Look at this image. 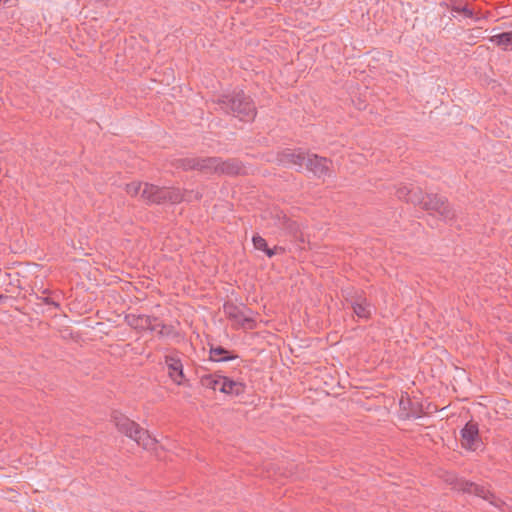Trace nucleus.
<instances>
[{"label": "nucleus", "mask_w": 512, "mask_h": 512, "mask_svg": "<svg viewBox=\"0 0 512 512\" xmlns=\"http://www.w3.org/2000/svg\"><path fill=\"white\" fill-rule=\"evenodd\" d=\"M396 196L407 203L417 204L421 198L420 188H409L408 186H400L396 190Z\"/></svg>", "instance_id": "2eb2a0df"}, {"label": "nucleus", "mask_w": 512, "mask_h": 512, "mask_svg": "<svg viewBox=\"0 0 512 512\" xmlns=\"http://www.w3.org/2000/svg\"><path fill=\"white\" fill-rule=\"evenodd\" d=\"M275 218V225H277L279 228L285 230L287 233L292 235L293 237H297L300 229L299 225L287 217L286 214H284L282 211H277L274 215Z\"/></svg>", "instance_id": "f8f14e48"}, {"label": "nucleus", "mask_w": 512, "mask_h": 512, "mask_svg": "<svg viewBox=\"0 0 512 512\" xmlns=\"http://www.w3.org/2000/svg\"><path fill=\"white\" fill-rule=\"evenodd\" d=\"M219 157H198L197 171L204 174H216L218 172Z\"/></svg>", "instance_id": "dca6fc26"}, {"label": "nucleus", "mask_w": 512, "mask_h": 512, "mask_svg": "<svg viewBox=\"0 0 512 512\" xmlns=\"http://www.w3.org/2000/svg\"><path fill=\"white\" fill-rule=\"evenodd\" d=\"M372 308L373 306L371 305L370 302H366L365 304L362 305L355 303V306L354 308H352V310L355 313V315H357L359 318L369 319L371 318L372 315Z\"/></svg>", "instance_id": "4be33fe9"}, {"label": "nucleus", "mask_w": 512, "mask_h": 512, "mask_svg": "<svg viewBox=\"0 0 512 512\" xmlns=\"http://www.w3.org/2000/svg\"><path fill=\"white\" fill-rule=\"evenodd\" d=\"M346 301L349 303L351 308H354L355 303L362 305L365 304L366 302H369L362 291H355L353 294L349 296V298H346Z\"/></svg>", "instance_id": "5701e85b"}, {"label": "nucleus", "mask_w": 512, "mask_h": 512, "mask_svg": "<svg viewBox=\"0 0 512 512\" xmlns=\"http://www.w3.org/2000/svg\"><path fill=\"white\" fill-rule=\"evenodd\" d=\"M198 164V157H186L175 159L173 165L177 169H182L184 171L196 170Z\"/></svg>", "instance_id": "412c9836"}, {"label": "nucleus", "mask_w": 512, "mask_h": 512, "mask_svg": "<svg viewBox=\"0 0 512 512\" xmlns=\"http://www.w3.org/2000/svg\"><path fill=\"white\" fill-rule=\"evenodd\" d=\"M126 322L135 329H147L155 331L161 337L174 336V327L163 323H158V318L149 315H127Z\"/></svg>", "instance_id": "20e7f679"}, {"label": "nucleus", "mask_w": 512, "mask_h": 512, "mask_svg": "<svg viewBox=\"0 0 512 512\" xmlns=\"http://www.w3.org/2000/svg\"><path fill=\"white\" fill-rule=\"evenodd\" d=\"M224 310L229 316V318L235 319L238 322H241L242 326L245 328L253 329L255 326V321L253 318L245 317L243 312L234 304H226L224 305Z\"/></svg>", "instance_id": "ddd939ff"}, {"label": "nucleus", "mask_w": 512, "mask_h": 512, "mask_svg": "<svg viewBox=\"0 0 512 512\" xmlns=\"http://www.w3.org/2000/svg\"><path fill=\"white\" fill-rule=\"evenodd\" d=\"M245 173L243 163L236 158L222 160L219 157V166L217 175L237 176Z\"/></svg>", "instance_id": "9b49d317"}, {"label": "nucleus", "mask_w": 512, "mask_h": 512, "mask_svg": "<svg viewBox=\"0 0 512 512\" xmlns=\"http://www.w3.org/2000/svg\"><path fill=\"white\" fill-rule=\"evenodd\" d=\"M224 377L225 376H221L218 374H207V375H203L200 378V383L205 388L219 390V387L222 385V381L224 380Z\"/></svg>", "instance_id": "aec40b11"}, {"label": "nucleus", "mask_w": 512, "mask_h": 512, "mask_svg": "<svg viewBox=\"0 0 512 512\" xmlns=\"http://www.w3.org/2000/svg\"><path fill=\"white\" fill-rule=\"evenodd\" d=\"M165 364L168 367V374L172 381L177 385H183L186 379L180 358L174 355H166Z\"/></svg>", "instance_id": "9d476101"}, {"label": "nucleus", "mask_w": 512, "mask_h": 512, "mask_svg": "<svg viewBox=\"0 0 512 512\" xmlns=\"http://www.w3.org/2000/svg\"><path fill=\"white\" fill-rule=\"evenodd\" d=\"M44 302H45V304H47V305H52V306H54L55 308H59V306H60V305H59V303L55 302V301H54L53 299H51V298H45V299H44Z\"/></svg>", "instance_id": "cd10ccee"}, {"label": "nucleus", "mask_w": 512, "mask_h": 512, "mask_svg": "<svg viewBox=\"0 0 512 512\" xmlns=\"http://www.w3.org/2000/svg\"><path fill=\"white\" fill-rule=\"evenodd\" d=\"M213 102L217 105V110L240 121H253L257 115V109L252 98L242 90L219 95Z\"/></svg>", "instance_id": "f257e3e1"}, {"label": "nucleus", "mask_w": 512, "mask_h": 512, "mask_svg": "<svg viewBox=\"0 0 512 512\" xmlns=\"http://www.w3.org/2000/svg\"><path fill=\"white\" fill-rule=\"evenodd\" d=\"M460 442L461 446L469 451H476L483 446L477 422L471 420L465 424L460 430Z\"/></svg>", "instance_id": "0eeeda50"}, {"label": "nucleus", "mask_w": 512, "mask_h": 512, "mask_svg": "<svg viewBox=\"0 0 512 512\" xmlns=\"http://www.w3.org/2000/svg\"><path fill=\"white\" fill-rule=\"evenodd\" d=\"M307 156L308 153L302 149H285L278 153L277 159L281 164L285 166L297 167V169L300 170L305 167Z\"/></svg>", "instance_id": "6e6552de"}, {"label": "nucleus", "mask_w": 512, "mask_h": 512, "mask_svg": "<svg viewBox=\"0 0 512 512\" xmlns=\"http://www.w3.org/2000/svg\"><path fill=\"white\" fill-rule=\"evenodd\" d=\"M451 11L463 15L465 18L474 19L475 21H479L482 18L476 14L466 2L463 1H455L452 3Z\"/></svg>", "instance_id": "a211bd4d"}, {"label": "nucleus", "mask_w": 512, "mask_h": 512, "mask_svg": "<svg viewBox=\"0 0 512 512\" xmlns=\"http://www.w3.org/2000/svg\"><path fill=\"white\" fill-rule=\"evenodd\" d=\"M252 243L256 250H259L262 252L268 247L267 241L259 234H255L252 237Z\"/></svg>", "instance_id": "393cba45"}, {"label": "nucleus", "mask_w": 512, "mask_h": 512, "mask_svg": "<svg viewBox=\"0 0 512 512\" xmlns=\"http://www.w3.org/2000/svg\"><path fill=\"white\" fill-rule=\"evenodd\" d=\"M112 421L120 433L133 439L143 448L148 449L155 445L156 439L151 437L148 430L140 427L139 424L132 421L124 414L114 411L112 413Z\"/></svg>", "instance_id": "f03ea898"}, {"label": "nucleus", "mask_w": 512, "mask_h": 512, "mask_svg": "<svg viewBox=\"0 0 512 512\" xmlns=\"http://www.w3.org/2000/svg\"><path fill=\"white\" fill-rule=\"evenodd\" d=\"M184 195V199L183 201H192L193 199L195 200H200L202 198V194L200 192H194V191H189V192H186V193H183Z\"/></svg>", "instance_id": "a878e982"}, {"label": "nucleus", "mask_w": 512, "mask_h": 512, "mask_svg": "<svg viewBox=\"0 0 512 512\" xmlns=\"http://www.w3.org/2000/svg\"><path fill=\"white\" fill-rule=\"evenodd\" d=\"M330 164L331 161L326 157L308 153L305 167L316 177L321 178L330 175Z\"/></svg>", "instance_id": "1a4fd4ad"}, {"label": "nucleus", "mask_w": 512, "mask_h": 512, "mask_svg": "<svg viewBox=\"0 0 512 512\" xmlns=\"http://www.w3.org/2000/svg\"><path fill=\"white\" fill-rule=\"evenodd\" d=\"M490 42L499 46L503 50L512 51V31L502 32L490 37Z\"/></svg>", "instance_id": "6ab92c4d"}, {"label": "nucleus", "mask_w": 512, "mask_h": 512, "mask_svg": "<svg viewBox=\"0 0 512 512\" xmlns=\"http://www.w3.org/2000/svg\"><path fill=\"white\" fill-rule=\"evenodd\" d=\"M144 183L141 182H131L129 184H126V192L131 195L132 197L140 195L142 193Z\"/></svg>", "instance_id": "b1692460"}, {"label": "nucleus", "mask_w": 512, "mask_h": 512, "mask_svg": "<svg viewBox=\"0 0 512 512\" xmlns=\"http://www.w3.org/2000/svg\"><path fill=\"white\" fill-rule=\"evenodd\" d=\"M141 199L148 205L178 204L183 201L184 195L176 187H161L151 183H144Z\"/></svg>", "instance_id": "7ed1b4c3"}, {"label": "nucleus", "mask_w": 512, "mask_h": 512, "mask_svg": "<svg viewBox=\"0 0 512 512\" xmlns=\"http://www.w3.org/2000/svg\"><path fill=\"white\" fill-rule=\"evenodd\" d=\"M238 356L234 354L232 351L222 347H211L210 348V357L211 361L222 362V361H230L236 359Z\"/></svg>", "instance_id": "f3484780"}, {"label": "nucleus", "mask_w": 512, "mask_h": 512, "mask_svg": "<svg viewBox=\"0 0 512 512\" xmlns=\"http://www.w3.org/2000/svg\"><path fill=\"white\" fill-rule=\"evenodd\" d=\"M245 390L246 385L243 382L232 380L226 376L219 387L220 392L231 396H240L245 393Z\"/></svg>", "instance_id": "4468645a"}, {"label": "nucleus", "mask_w": 512, "mask_h": 512, "mask_svg": "<svg viewBox=\"0 0 512 512\" xmlns=\"http://www.w3.org/2000/svg\"><path fill=\"white\" fill-rule=\"evenodd\" d=\"M421 198L416 205L421 206L422 209L438 213L445 221H451L455 217V212L445 197L437 194H423L421 191Z\"/></svg>", "instance_id": "39448f33"}, {"label": "nucleus", "mask_w": 512, "mask_h": 512, "mask_svg": "<svg viewBox=\"0 0 512 512\" xmlns=\"http://www.w3.org/2000/svg\"><path fill=\"white\" fill-rule=\"evenodd\" d=\"M263 252L267 255V257L272 258L278 252H284V248L280 246H275L274 248L267 247Z\"/></svg>", "instance_id": "bb28decb"}, {"label": "nucleus", "mask_w": 512, "mask_h": 512, "mask_svg": "<svg viewBox=\"0 0 512 512\" xmlns=\"http://www.w3.org/2000/svg\"><path fill=\"white\" fill-rule=\"evenodd\" d=\"M455 488L463 491L464 493L473 494L484 500H487L495 507H501L503 504V501L497 498L488 488L474 482L461 479L455 483Z\"/></svg>", "instance_id": "423d86ee"}]
</instances>
